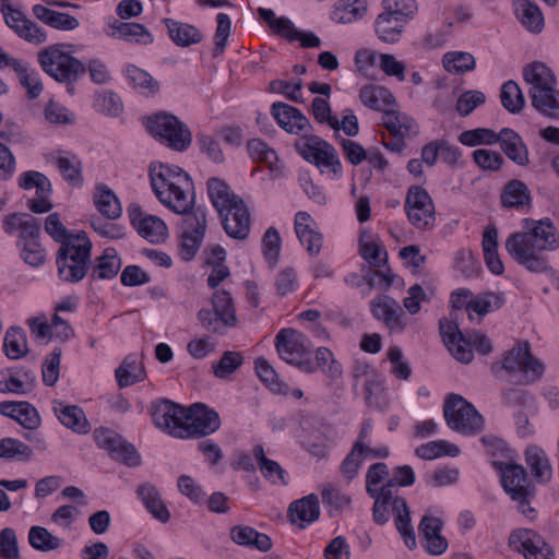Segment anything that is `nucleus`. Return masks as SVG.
<instances>
[{
  "instance_id": "1",
  "label": "nucleus",
  "mask_w": 559,
  "mask_h": 559,
  "mask_svg": "<svg viewBox=\"0 0 559 559\" xmlns=\"http://www.w3.org/2000/svg\"><path fill=\"white\" fill-rule=\"evenodd\" d=\"M524 230L511 234L506 240V250L520 265L531 272H545L549 269L545 251L559 247L557 229L549 218L523 219Z\"/></svg>"
},
{
  "instance_id": "2",
  "label": "nucleus",
  "mask_w": 559,
  "mask_h": 559,
  "mask_svg": "<svg viewBox=\"0 0 559 559\" xmlns=\"http://www.w3.org/2000/svg\"><path fill=\"white\" fill-rule=\"evenodd\" d=\"M150 180L157 199L175 213L186 215L197 207L193 181L182 168L162 163L151 164Z\"/></svg>"
},
{
  "instance_id": "3",
  "label": "nucleus",
  "mask_w": 559,
  "mask_h": 559,
  "mask_svg": "<svg viewBox=\"0 0 559 559\" xmlns=\"http://www.w3.org/2000/svg\"><path fill=\"white\" fill-rule=\"evenodd\" d=\"M523 79L531 85L532 106L547 118L559 119V91L554 72L545 63L534 61L524 67Z\"/></svg>"
},
{
  "instance_id": "4",
  "label": "nucleus",
  "mask_w": 559,
  "mask_h": 559,
  "mask_svg": "<svg viewBox=\"0 0 559 559\" xmlns=\"http://www.w3.org/2000/svg\"><path fill=\"white\" fill-rule=\"evenodd\" d=\"M56 264L62 282L75 284L87 275L92 264V242L85 231L60 246Z\"/></svg>"
},
{
  "instance_id": "5",
  "label": "nucleus",
  "mask_w": 559,
  "mask_h": 559,
  "mask_svg": "<svg viewBox=\"0 0 559 559\" xmlns=\"http://www.w3.org/2000/svg\"><path fill=\"white\" fill-rule=\"evenodd\" d=\"M63 47L55 44L41 49L37 55L38 63L45 73L59 83H66L68 92L74 94V83L85 74L86 67Z\"/></svg>"
},
{
  "instance_id": "6",
  "label": "nucleus",
  "mask_w": 559,
  "mask_h": 559,
  "mask_svg": "<svg viewBox=\"0 0 559 559\" xmlns=\"http://www.w3.org/2000/svg\"><path fill=\"white\" fill-rule=\"evenodd\" d=\"M492 465L501 473V484L510 498L518 502L519 511L527 518H535L531 499L535 496V486L528 479L526 469L520 464L493 461Z\"/></svg>"
},
{
  "instance_id": "7",
  "label": "nucleus",
  "mask_w": 559,
  "mask_h": 559,
  "mask_svg": "<svg viewBox=\"0 0 559 559\" xmlns=\"http://www.w3.org/2000/svg\"><path fill=\"white\" fill-rule=\"evenodd\" d=\"M202 328L215 335H225L238 325L236 306L228 290L219 289L213 294L212 309L202 308L198 312Z\"/></svg>"
},
{
  "instance_id": "8",
  "label": "nucleus",
  "mask_w": 559,
  "mask_h": 559,
  "mask_svg": "<svg viewBox=\"0 0 559 559\" xmlns=\"http://www.w3.org/2000/svg\"><path fill=\"white\" fill-rule=\"evenodd\" d=\"M502 368L515 383L522 385L535 382L544 373V365L532 355L527 341L519 342L506 353Z\"/></svg>"
},
{
  "instance_id": "9",
  "label": "nucleus",
  "mask_w": 559,
  "mask_h": 559,
  "mask_svg": "<svg viewBox=\"0 0 559 559\" xmlns=\"http://www.w3.org/2000/svg\"><path fill=\"white\" fill-rule=\"evenodd\" d=\"M275 348L280 357L289 365L311 373L316 370L310 357L311 345L308 337L292 328L278 331L275 336Z\"/></svg>"
},
{
  "instance_id": "10",
  "label": "nucleus",
  "mask_w": 559,
  "mask_h": 559,
  "mask_svg": "<svg viewBox=\"0 0 559 559\" xmlns=\"http://www.w3.org/2000/svg\"><path fill=\"white\" fill-rule=\"evenodd\" d=\"M447 425L463 435H475L483 430L485 420L475 406L459 394H450L443 404Z\"/></svg>"
},
{
  "instance_id": "11",
  "label": "nucleus",
  "mask_w": 559,
  "mask_h": 559,
  "mask_svg": "<svg viewBox=\"0 0 559 559\" xmlns=\"http://www.w3.org/2000/svg\"><path fill=\"white\" fill-rule=\"evenodd\" d=\"M297 153L318 168H328L336 177L342 176V164L332 144L312 133H305L294 143Z\"/></svg>"
},
{
  "instance_id": "12",
  "label": "nucleus",
  "mask_w": 559,
  "mask_h": 559,
  "mask_svg": "<svg viewBox=\"0 0 559 559\" xmlns=\"http://www.w3.org/2000/svg\"><path fill=\"white\" fill-rule=\"evenodd\" d=\"M146 127L153 136L175 151L183 152L191 144L189 128L173 115L157 114L148 118Z\"/></svg>"
},
{
  "instance_id": "13",
  "label": "nucleus",
  "mask_w": 559,
  "mask_h": 559,
  "mask_svg": "<svg viewBox=\"0 0 559 559\" xmlns=\"http://www.w3.org/2000/svg\"><path fill=\"white\" fill-rule=\"evenodd\" d=\"M207 219L203 207L198 206L191 213L182 215L180 255L185 261L192 260L200 249L206 233Z\"/></svg>"
},
{
  "instance_id": "14",
  "label": "nucleus",
  "mask_w": 559,
  "mask_h": 559,
  "mask_svg": "<svg viewBox=\"0 0 559 559\" xmlns=\"http://www.w3.org/2000/svg\"><path fill=\"white\" fill-rule=\"evenodd\" d=\"M187 414L188 408L168 400L152 405V416L155 425L178 438H189L186 427Z\"/></svg>"
},
{
  "instance_id": "15",
  "label": "nucleus",
  "mask_w": 559,
  "mask_h": 559,
  "mask_svg": "<svg viewBox=\"0 0 559 559\" xmlns=\"http://www.w3.org/2000/svg\"><path fill=\"white\" fill-rule=\"evenodd\" d=\"M405 210L413 226L430 228L435 223V205L429 193L419 186H412L406 194Z\"/></svg>"
},
{
  "instance_id": "16",
  "label": "nucleus",
  "mask_w": 559,
  "mask_h": 559,
  "mask_svg": "<svg viewBox=\"0 0 559 559\" xmlns=\"http://www.w3.org/2000/svg\"><path fill=\"white\" fill-rule=\"evenodd\" d=\"M509 545L523 552L525 559H555V552L542 535L532 530H518L509 537Z\"/></svg>"
},
{
  "instance_id": "17",
  "label": "nucleus",
  "mask_w": 559,
  "mask_h": 559,
  "mask_svg": "<svg viewBox=\"0 0 559 559\" xmlns=\"http://www.w3.org/2000/svg\"><path fill=\"white\" fill-rule=\"evenodd\" d=\"M94 439L97 445L107 450L111 457L121 461L129 466L140 464V455L135 448L127 443L118 433L108 428H98L94 431Z\"/></svg>"
},
{
  "instance_id": "18",
  "label": "nucleus",
  "mask_w": 559,
  "mask_h": 559,
  "mask_svg": "<svg viewBox=\"0 0 559 559\" xmlns=\"http://www.w3.org/2000/svg\"><path fill=\"white\" fill-rule=\"evenodd\" d=\"M129 218L139 235L152 243L163 242L168 235L165 222L155 215H145L138 204L129 207Z\"/></svg>"
},
{
  "instance_id": "19",
  "label": "nucleus",
  "mask_w": 559,
  "mask_h": 559,
  "mask_svg": "<svg viewBox=\"0 0 559 559\" xmlns=\"http://www.w3.org/2000/svg\"><path fill=\"white\" fill-rule=\"evenodd\" d=\"M186 427L189 438L209 436L219 429L221 419L214 409L195 403L188 408Z\"/></svg>"
},
{
  "instance_id": "20",
  "label": "nucleus",
  "mask_w": 559,
  "mask_h": 559,
  "mask_svg": "<svg viewBox=\"0 0 559 559\" xmlns=\"http://www.w3.org/2000/svg\"><path fill=\"white\" fill-rule=\"evenodd\" d=\"M374 319L383 322L390 331H403L406 326L400 304L389 295H379L370 301Z\"/></svg>"
},
{
  "instance_id": "21",
  "label": "nucleus",
  "mask_w": 559,
  "mask_h": 559,
  "mask_svg": "<svg viewBox=\"0 0 559 559\" xmlns=\"http://www.w3.org/2000/svg\"><path fill=\"white\" fill-rule=\"evenodd\" d=\"M271 114L278 126L288 133L304 136L313 130L309 119L297 108L276 102L272 104Z\"/></svg>"
},
{
  "instance_id": "22",
  "label": "nucleus",
  "mask_w": 559,
  "mask_h": 559,
  "mask_svg": "<svg viewBox=\"0 0 559 559\" xmlns=\"http://www.w3.org/2000/svg\"><path fill=\"white\" fill-rule=\"evenodd\" d=\"M105 33L108 37L121 39L130 44L151 45L154 37L151 32L140 23L114 20L108 23Z\"/></svg>"
},
{
  "instance_id": "23",
  "label": "nucleus",
  "mask_w": 559,
  "mask_h": 559,
  "mask_svg": "<svg viewBox=\"0 0 559 559\" xmlns=\"http://www.w3.org/2000/svg\"><path fill=\"white\" fill-rule=\"evenodd\" d=\"M295 231L310 255L319 254L322 248V235L317 230V224L309 213L298 212L295 215Z\"/></svg>"
},
{
  "instance_id": "24",
  "label": "nucleus",
  "mask_w": 559,
  "mask_h": 559,
  "mask_svg": "<svg viewBox=\"0 0 559 559\" xmlns=\"http://www.w3.org/2000/svg\"><path fill=\"white\" fill-rule=\"evenodd\" d=\"M226 234L235 239H246L250 233V213L245 202L219 215Z\"/></svg>"
},
{
  "instance_id": "25",
  "label": "nucleus",
  "mask_w": 559,
  "mask_h": 559,
  "mask_svg": "<svg viewBox=\"0 0 559 559\" xmlns=\"http://www.w3.org/2000/svg\"><path fill=\"white\" fill-rule=\"evenodd\" d=\"M207 193L219 215L243 202L239 195L234 193L227 182L215 177L207 180Z\"/></svg>"
},
{
  "instance_id": "26",
  "label": "nucleus",
  "mask_w": 559,
  "mask_h": 559,
  "mask_svg": "<svg viewBox=\"0 0 559 559\" xmlns=\"http://www.w3.org/2000/svg\"><path fill=\"white\" fill-rule=\"evenodd\" d=\"M0 414L16 420L28 430L37 429L40 425L38 412L28 402H1Z\"/></svg>"
},
{
  "instance_id": "27",
  "label": "nucleus",
  "mask_w": 559,
  "mask_h": 559,
  "mask_svg": "<svg viewBox=\"0 0 559 559\" xmlns=\"http://www.w3.org/2000/svg\"><path fill=\"white\" fill-rule=\"evenodd\" d=\"M498 143L509 159L519 166H526L530 163L528 150L521 135L510 128L500 131Z\"/></svg>"
},
{
  "instance_id": "28",
  "label": "nucleus",
  "mask_w": 559,
  "mask_h": 559,
  "mask_svg": "<svg viewBox=\"0 0 559 559\" xmlns=\"http://www.w3.org/2000/svg\"><path fill=\"white\" fill-rule=\"evenodd\" d=\"M163 23L167 28L170 39L179 47H189L203 40L202 32L192 24L182 23L169 17L164 19Z\"/></svg>"
},
{
  "instance_id": "29",
  "label": "nucleus",
  "mask_w": 559,
  "mask_h": 559,
  "mask_svg": "<svg viewBox=\"0 0 559 559\" xmlns=\"http://www.w3.org/2000/svg\"><path fill=\"white\" fill-rule=\"evenodd\" d=\"M288 516L293 523L299 521V527L317 521L320 516L319 499L314 493L306 496L290 503Z\"/></svg>"
},
{
  "instance_id": "30",
  "label": "nucleus",
  "mask_w": 559,
  "mask_h": 559,
  "mask_svg": "<svg viewBox=\"0 0 559 559\" xmlns=\"http://www.w3.org/2000/svg\"><path fill=\"white\" fill-rule=\"evenodd\" d=\"M382 124L392 135L407 138L418 133L416 121L394 107H390L383 112Z\"/></svg>"
},
{
  "instance_id": "31",
  "label": "nucleus",
  "mask_w": 559,
  "mask_h": 559,
  "mask_svg": "<svg viewBox=\"0 0 559 559\" xmlns=\"http://www.w3.org/2000/svg\"><path fill=\"white\" fill-rule=\"evenodd\" d=\"M230 538L237 545L252 547L262 552L269 551L272 548V540L266 534L260 533L247 525L233 526Z\"/></svg>"
},
{
  "instance_id": "32",
  "label": "nucleus",
  "mask_w": 559,
  "mask_h": 559,
  "mask_svg": "<svg viewBox=\"0 0 559 559\" xmlns=\"http://www.w3.org/2000/svg\"><path fill=\"white\" fill-rule=\"evenodd\" d=\"M33 14L46 25L59 31H73L80 25L75 16L51 10L41 4L33 7Z\"/></svg>"
},
{
  "instance_id": "33",
  "label": "nucleus",
  "mask_w": 559,
  "mask_h": 559,
  "mask_svg": "<svg viewBox=\"0 0 559 559\" xmlns=\"http://www.w3.org/2000/svg\"><path fill=\"white\" fill-rule=\"evenodd\" d=\"M525 462L533 478L539 484H547L552 477V467L544 450L530 447L525 451Z\"/></svg>"
},
{
  "instance_id": "34",
  "label": "nucleus",
  "mask_w": 559,
  "mask_h": 559,
  "mask_svg": "<svg viewBox=\"0 0 559 559\" xmlns=\"http://www.w3.org/2000/svg\"><path fill=\"white\" fill-rule=\"evenodd\" d=\"M407 22L389 13H380L374 21V32L383 43H396L400 40Z\"/></svg>"
},
{
  "instance_id": "35",
  "label": "nucleus",
  "mask_w": 559,
  "mask_h": 559,
  "mask_svg": "<svg viewBox=\"0 0 559 559\" xmlns=\"http://www.w3.org/2000/svg\"><path fill=\"white\" fill-rule=\"evenodd\" d=\"M361 103L370 109L384 112L390 107H395V98L392 93L382 86L367 85L359 92Z\"/></svg>"
},
{
  "instance_id": "36",
  "label": "nucleus",
  "mask_w": 559,
  "mask_h": 559,
  "mask_svg": "<svg viewBox=\"0 0 559 559\" xmlns=\"http://www.w3.org/2000/svg\"><path fill=\"white\" fill-rule=\"evenodd\" d=\"M120 267L121 261L117 257V251L114 248H106L90 269V276L92 280H111L118 274Z\"/></svg>"
},
{
  "instance_id": "37",
  "label": "nucleus",
  "mask_w": 559,
  "mask_h": 559,
  "mask_svg": "<svg viewBox=\"0 0 559 559\" xmlns=\"http://www.w3.org/2000/svg\"><path fill=\"white\" fill-rule=\"evenodd\" d=\"M247 150L253 159L267 164L274 177L282 176V167L277 165V154L265 142L260 139H251L247 143Z\"/></svg>"
},
{
  "instance_id": "38",
  "label": "nucleus",
  "mask_w": 559,
  "mask_h": 559,
  "mask_svg": "<svg viewBox=\"0 0 559 559\" xmlns=\"http://www.w3.org/2000/svg\"><path fill=\"white\" fill-rule=\"evenodd\" d=\"M60 408L55 407L59 420L68 428L79 433H86L90 430V424L84 412L75 405H62Z\"/></svg>"
},
{
  "instance_id": "39",
  "label": "nucleus",
  "mask_w": 559,
  "mask_h": 559,
  "mask_svg": "<svg viewBox=\"0 0 559 559\" xmlns=\"http://www.w3.org/2000/svg\"><path fill=\"white\" fill-rule=\"evenodd\" d=\"M516 15L530 32L540 33L543 31L544 15L539 7L531 0H519Z\"/></svg>"
},
{
  "instance_id": "40",
  "label": "nucleus",
  "mask_w": 559,
  "mask_h": 559,
  "mask_svg": "<svg viewBox=\"0 0 559 559\" xmlns=\"http://www.w3.org/2000/svg\"><path fill=\"white\" fill-rule=\"evenodd\" d=\"M138 493L145 504L146 509L152 515L163 523H166L170 519V513L158 496V492L154 486L142 485L138 488Z\"/></svg>"
},
{
  "instance_id": "41",
  "label": "nucleus",
  "mask_w": 559,
  "mask_h": 559,
  "mask_svg": "<svg viewBox=\"0 0 559 559\" xmlns=\"http://www.w3.org/2000/svg\"><path fill=\"white\" fill-rule=\"evenodd\" d=\"M94 201L97 210L107 218L116 219L121 215V205L117 195L105 185L96 187Z\"/></svg>"
},
{
  "instance_id": "42",
  "label": "nucleus",
  "mask_w": 559,
  "mask_h": 559,
  "mask_svg": "<svg viewBox=\"0 0 559 559\" xmlns=\"http://www.w3.org/2000/svg\"><path fill=\"white\" fill-rule=\"evenodd\" d=\"M252 452L259 465L260 472L266 479L271 480L274 484H287L285 479L286 472L281 467V465L277 462L270 460L265 456L264 449L261 444L254 445Z\"/></svg>"
},
{
  "instance_id": "43",
  "label": "nucleus",
  "mask_w": 559,
  "mask_h": 559,
  "mask_svg": "<svg viewBox=\"0 0 559 559\" xmlns=\"http://www.w3.org/2000/svg\"><path fill=\"white\" fill-rule=\"evenodd\" d=\"M3 348L10 359H20L26 356L28 346L24 330L19 326L10 328L4 336Z\"/></svg>"
},
{
  "instance_id": "44",
  "label": "nucleus",
  "mask_w": 559,
  "mask_h": 559,
  "mask_svg": "<svg viewBox=\"0 0 559 559\" xmlns=\"http://www.w3.org/2000/svg\"><path fill=\"white\" fill-rule=\"evenodd\" d=\"M530 190L521 180H511L503 189L501 203L504 207H521L530 204Z\"/></svg>"
},
{
  "instance_id": "45",
  "label": "nucleus",
  "mask_w": 559,
  "mask_h": 559,
  "mask_svg": "<svg viewBox=\"0 0 559 559\" xmlns=\"http://www.w3.org/2000/svg\"><path fill=\"white\" fill-rule=\"evenodd\" d=\"M120 388L133 385L145 378V369L138 365L136 360L129 356L115 371Z\"/></svg>"
},
{
  "instance_id": "46",
  "label": "nucleus",
  "mask_w": 559,
  "mask_h": 559,
  "mask_svg": "<svg viewBox=\"0 0 559 559\" xmlns=\"http://www.w3.org/2000/svg\"><path fill=\"white\" fill-rule=\"evenodd\" d=\"M254 368L259 379L272 392L276 394H287L288 385L278 378L274 368L269 364V361L265 358H258L254 362Z\"/></svg>"
},
{
  "instance_id": "47",
  "label": "nucleus",
  "mask_w": 559,
  "mask_h": 559,
  "mask_svg": "<svg viewBox=\"0 0 559 559\" xmlns=\"http://www.w3.org/2000/svg\"><path fill=\"white\" fill-rule=\"evenodd\" d=\"M502 106L511 114H519L525 105L524 95L514 81L506 82L500 91Z\"/></svg>"
},
{
  "instance_id": "48",
  "label": "nucleus",
  "mask_w": 559,
  "mask_h": 559,
  "mask_svg": "<svg viewBox=\"0 0 559 559\" xmlns=\"http://www.w3.org/2000/svg\"><path fill=\"white\" fill-rule=\"evenodd\" d=\"M245 357L239 352L226 350L217 362L212 364L213 373L218 379H225L234 373L242 364Z\"/></svg>"
},
{
  "instance_id": "49",
  "label": "nucleus",
  "mask_w": 559,
  "mask_h": 559,
  "mask_svg": "<svg viewBox=\"0 0 559 559\" xmlns=\"http://www.w3.org/2000/svg\"><path fill=\"white\" fill-rule=\"evenodd\" d=\"M500 132L496 133L488 128L467 130L459 135V141L466 146L492 145L498 143Z\"/></svg>"
},
{
  "instance_id": "50",
  "label": "nucleus",
  "mask_w": 559,
  "mask_h": 559,
  "mask_svg": "<svg viewBox=\"0 0 559 559\" xmlns=\"http://www.w3.org/2000/svg\"><path fill=\"white\" fill-rule=\"evenodd\" d=\"M28 542L33 548L40 551L55 550L61 546L60 538L43 526H33L29 530Z\"/></svg>"
},
{
  "instance_id": "51",
  "label": "nucleus",
  "mask_w": 559,
  "mask_h": 559,
  "mask_svg": "<svg viewBox=\"0 0 559 559\" xmlns=\"http://www.w3.org/2000/svg\"><path fill=\"white\" fill-rule=\"evenodd\" d=\"M473 55L463 51L448 52L443 57V66L448 72L464 73L475 68Z\"/></svg>"
},
{
  "instance_id": "52",
  "label": "nucleus",
  "mask_w": 559,
  "mask_h": 559,
  "mask_svg": "<svg viewBox=\"0 0 559 559\" xmlns=\"http://www.w3.org/2000/svg\"><path fill=\"white\" fill-rule=\"evenodd\" d=\"M56 164L67 182L74 187L83 185L82 164L78 158L70 159L66 156H58Z\"/></svg>"
},
{
  "instance_id": "53",
  "label": "nucleus",
  "mask_w": 559,
  "mask_h": 559,
  "mask_svg": "<svg viewBox=\"0 0 559 559\" xmlns=\"http://www.w3.org/2000/svg\"><path fill=\"white\" fill-rule=\"evenodd\" d=\"M32 455V448L17 439L3 438L0 440V459L20 457L27 461Z\"/></svg>"
},
{
  "instance_id": "54",
  "label": "nucleus",
  "mask_w": 559,
  "mask_h": 559,
  "mask_svg": "<svg viewBox=\"0 0 559 559\" xmlns=\"http://www.w3.org/2000/svg\"><path fill=\"white\" fill-rule=\"evenodd\" d=\"M127 76L135 88H141L147 94H155L159 90L158 82L148 72L141 68L129 66L127 68Z\"/></svg>"
},
{
  "instance_id": "55",
  "label": "nucleus",
  "mask_w": 559,
  "mask_h": 559,
  "mask_svg": "<svg viewBox=\"0 0 559 559\" xmlns=\"http://www.w3.org/2000/svg\"><path fill=\"white\" fill-rule=\"evenodd\" d=\"M359 253L364 260L374 267H382L388 263V253L377 241H359Z\"/></svg>"
},
{
  "instance_id": "56",
  "label": "nucleus",
  "mask_w": 559,
  "mask_h": 559,
  "mask_svg": "<svg viewBox=\"0 0 559 559\" xmlns=\"http://www.w3.org/2000/svg\"><path fill=\"white\" fill-rule=\"evenodd\" d=\"M263 254L272 267H274L281 254V236L275 227H269L263 236Z\"/></svg>"
},
{
  "instance_id": "57",
  "label": "nucleus",
  "mask_w": 559,
  "mask_h": 559,
  "mask_svg": "<svg viewBox=\"0 0 559 559\" xmlns=\"http://www.w3.org/2000/svg\"><path fill=\"white\" fill-rule=\"evenodd\" d=\"M456 445H450L447 441H431L416 449V454L424 460H433L442 455H456Z\"/></svg>"
},
{
  "instance_id": "58",
  "label": "nucleus",
  "mask_w": 559,
  "mask_h": 559,
  "mask_svg": "<svg viewBox=\"0 0 559 559\" xmlns=\"http://www.w3.org/2000/svg\"><path fill=\"white\" fill-rule=\"evenodd\" d=\"M385 13L396 16L408 22L417 11L415 0H383L382 2Z\"/></svg>"
},
{
  "instance_id": "59",
  "label": "nucleus",
  "mask_w": 559,
  "mask_h": 559,
  "mask_svg": "<svg viewBox=\"0 0 559 559\" xmlns=\"http://www.w3.org/2000/svg\"><path fill=\"white\" fill-rule=\"evenodd\" d=\"M504 302L503 296L497 293H484L474 298L472 311L479 316H485L491 311L498 310Z\"/></svg>"
},
{
  "instance_id": "60",
  "label": "nucleus",
  "mask_w": 559,
  "mask_h": 559,
  "mask_svg": "<svg viewBox=\"0 0 559 559\" xmlns=\"http://www.w3.org/2000/svg\"><path fill=\"white\" fill-rule=\"evenodd\" d=\"M473 159L478 167L489 171L499 170L504 163L500 153L487 148L475 150Z\"/></svg>"
},
{
  "instance_id": "61",
  "label": "nucleus",
  "mask_w": 559,
  "mask_h": 559,
  "mask_svg": "<svg viewBox=\"0 0 559 559\" xmlns=\"http://www.w3.org/2000/svg\"><path fill=\"white\" fill-rule=\"evenodd\" d=\"M61 349L55 348L48 355L41 367L43 381L46 385L52 386L59 379Z\"/></svg>"
},
{
  "instance_id": "62",
  "label": "nucleus",
  "mask_w": 559,
  "mask_h": 559,
  "mask_svg": "<svg viewBox=\"0 0 559 559\" xmlns=\"http://www.w3.org/2000/svg\"><path fill=\"white\" fill-rule=\"evenodd\" d=\"M316 361L330 378L335 379L342 374V367L334 359L333 353L329 348L319 347L316 352Z\"/></svg>"
},
{
  "instance_id": "63",
  "label": "nucleus",
  "mask_w": 559,
  "mask_h": 559,
  "mask_svg": "<svg viewBox=\"0 0 559 559\" xmlns=\"http://www.w3.org/2000/svg\"><path fill=\"white\" fill-rule=\"evenodd\" d=\"M94 106L97 111L108 116H117L122 110L120 98L112 92H104L97 95Z\"/></svg>"
},
{
  "instance_id": "64",
  "label": "nucleus",
  "mask_w": 559,
  "mask_h": 559,
  "mask_svg": "<svg viewBox=\"0 0 559 559\" xmlns=\"http://www.w3.org/2000/svg\"><path fill=\"white\" fill-rule=\"evenodd\" d=\"M0 557L3 559H20L15 532L5 527L0 533Z\"/></svg>"
}]
</instances>
